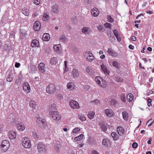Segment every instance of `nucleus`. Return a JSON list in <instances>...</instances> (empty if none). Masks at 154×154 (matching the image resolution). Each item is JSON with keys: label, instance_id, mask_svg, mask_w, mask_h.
Returning a JSON list of instances; mask_svg holds the SVG:
<instances>
[{"label": "nucleus", "instance_id": "nucleus-40", "mask_svg": "<svg viewBox=\"0 0 154 154\" xmlns=\"http://www.w3.org/2000/svg\"><path fill=\"white\" fill-rule=\"evenodd\" d=\"M107 18L108 21L110 23H112L114 22L113 19L110 15H107Z\"/></svg>", "mask_w": 154, "mask_h": 154}, {"label": "nucleus", "instance_id": "nucleus-1", "mask_svg": "<svg viewBox=\"0 0 154 154\" xmlns=\"http://www.w3.org/2000/svg\"><path fill=\"white\" fill-rule=\"evenodd\" d=\"M49 115L52 118L55 120H59L61 118L60 115L56 110H54V111H50Z\"/></svg>", "mask_w": 154, "mask_h": 154}, {"label": "nucleus", "instance_id": "nucleus-30", "mask_svg": "<svg viewBox=\"0 0 154 154\" xmlns=\"http://www.w3.org/2000/svg\"><path fill=\"white\" fill-rule=\"evenodd\" d=\"M133 95L131 94H128L127 96V98L129 102H131L133 99Z\"/></svg>", "mask_w": 154, "mask_h": 154}, {"label": "nucleus", "instance_id": "nucleus-52", "mask_svg": "<svg viewBox=\"0 0 154 154\" xmlns=\"http://www.w3.org/2000/svg\"><path fill=\"white\" fill-rule=\"evenodd\" d=\"M79 119L82 121L86 120V118L84 115H80L79 116Z\"/></svg>", "mask_w": 154, "mask_h": 154}, {"label": "nucleus", "instance_id": "nucleus-64", "mask_svg": "<svg viewBox=\"0 0 154 154\" xmlns=\"http://www.w3.org/2000/svg\"><path fill=\"white\" fill-rule=\"evenodd\" d=\"M131 39L133 41H135L136 40V38L134 36H131Z\"/></svg>", "mask_w": 154, "mask_h": 154}, {"label": "nucleus", "instance_id": "nucleus-42", "mask_svg": "<svg viewBox=\"0 0 154 154\" xmlns=\"http://www.w3.org/2000/svg\"><path fill=\"white\" fill-rule=\"evenodd\" d=\"M115 79L116 81L118 82H121L123 81L122 78L120 76H116L115 77Z\"/></svg>", "mask_w": 154, "mask_h": 154}, {"label": "nucleus", "instance_id": "nucleus-20", "mask_svg": "<svg viewBox=\"0 0 154 154\" xmlns=\"http://www.w3.org/2000/svg\"><path fill=\"white\" fill-rule=\"evenodd\" d=\"M31 45L32 48L38 47L39 46V41L37 39H34L31 42Z\"/></svg>", "mask_w": 154, "mask_h": 154}, {"label": "nucleus", "instance_id": "nucleus-56", "mask_svg": "<svg viewBox=\"0 0 154 154\" xmlns=\"http://www.w3.org/2000/svg\"><path fill=\"white\" fill-rule=\"evenodd\" d=\"M138 144L136 143H134L132 145V146L134 148H136L137 147Z\"/></svg>", "mask_w": 154, "mask_h": 154}, {"label": "nucleus", "instance_id": "nucleus-11", "mask_svg": "<svg viewBox=\"0 0 154 154\" xmlns=\"http://www.w3.org/2000/svg\"><path fill=\"white\" fill-rule=\"evenodd\" d=\"M41 26V23L38 21L35 22L33 24L34 29L36 31H38L40 28Z\"/></svg>", "mask_w": 154, "mask_h": 154}, {"label": "nucleus", "instance_id": "nucleus-19", "mask_svg": "<svg viewBox=\"0 0 154 154\" xmlns=\"http://www.w3.org/2000/svg\"><path fill=\"white\" fill-rule=\"evenodd\" d=\"M16 133L15 131H10L9 133V137L11 139H14L16 137Z\"/></svg>", "mask_w": 154, "mask_h": 154}, {"label": "nucleus", "instance_id": "nucleus-10", "mask_svg": "<svg viewBox=\"0 0 154 154\" xmlns=\"http://www.w3.org/2000/svg\"><path fill=\"white\" fill-rule=\"evenodd\" d=\"M97 83L100 86H103V80L102 78L99 76L96 77L95 79Z\"/></svg>", "mask_w": 154, "mask_h": 154}, {"label": "nucleus", "instance_id": "nucleus-29", "mask_svg": "<svg viewBox=\"0 0 154 154\" xmlns=\"http://www.w3.org/2000/svg\"><path fill=\"white\" fill-rule=\"evenodd\" d=\"M54 50L57 52H60L61 48L59 45H54Z\"/></svg>", "mask_w": 154, "mask_h": 154}, {"label": "nucleus", "instance_id": "nucleus-55", "mask_svg": "<svg viewBox=\"0 0 154 154\" xmlns=\"http://www.w3.org/2000/svg\"><path fill=\"white\" fill-rule=\"evenodd\" d=\"M30 68L34 72L36 70V68L35 67V66H30Z\"/></svg>", "mask_w": 154, "mask_h": 154}, {"label": "nucleus", "instance_id": "nucleus-46", "mask_svg": "<svg viewBox=\"0 0 154 154\" xmlns=\"http://www.w3.org/2000/svg\"><path fill=\"white\" fill-rule=\"evenodd\" d=\"M154 122V120L152 119H149V121L147 122L146 124L148 123L149 122V124L148 125V126L149 127H150L153 124Z\"/></svg>", "mask_w": 154, "mask_h": 154}, {"label": "nucleus", "instance_id": "nucleus-32", "mask_svg": "<svg viewBox=\"0 0 154 154\" xmlns=\"http://www.w3.org/2000/svg\"><path fill=\"white\" fill-rule=\"evenodd\" d=\"M95 113L93 111H90L88 115V117L90 119H92L93 118Z\"/></svg>", "mask_w": 154, "mask_h": 154}, {"label": "nucleus", "instance_id": "nucleus-15", "mask_svg": "<svg viewBox=\"0 0 154 154\" xmlns=\"http://www.w3.org/2000/svg\"><path fill=\"white\" fill-rule=\"evenodd\" d=\"M59 40L64 43H66L68 42V40L67 38L64 35V33H62L60 35L59 37Z\"/></svg>", "mask_w": 154, "mask_h": 154}, {"label": "nucleus", "instance_id": "nucleus-28", "mask_svg": "<svg viewBox=\"0 0 154 154\" xmlns=\"http://www.w3.org/2000/svg\"><path fill=\"white\" fill-rule=\"evenodd\" d=\"M29 106L33 109H35L36 107L35 102L34 101H31L30 102Z\"/></svg>", "mask_w": 154, "mask_h": 154}, {"label": "nucleus", "instance_id": "nucleus-62", "mask_svg": "<svg viewBox=\"0 0 154 154\" xmlns=\"http://www.w3.org/2000/svg\"><path fill=\"white\" fill-rule=\"evenodd\" d=\"M116 101L114 100H112L111 101V104L112 105H114L116 103Z\"/></svg>", "mask_w": 154, "mask_h": 154}, {"label": "nucleus", "instance_id": "nucleus-12", "mask_svg": "<svg viewBox=\"0 0 154 154\" xmlns=\"http://www.w3.org/2000/svg\"><path fill=\"white\" fill-rule=\"evenodd\" d=\"M105 113L108 117H111L114 115V113L112 110L110 109H107L105 111Z\"/></svg>", "mask_w": 154, "mask_h": 154}, {"label": "nucleus", "instance_id": "nucleus-51", "mask_svg": "<svg viewBox=\"0 0 154 154\" xmlns=\"http://www.w3.org/2000/svg\"><path fill=\"white\" fill-rule=\"evenodd\" d=\"M91 103L93 104L98 105L100 103V102L97 100H96L92 101Z\"/></svg>", "mask_w": 154, "mask_h": 154}, {"label": "nucleus", "instance_id": "nucleus-22", "mask_svg": "<svg viewBox=\"0 0 154 154\" xmlns=\"http://www.w3.org/2000/svg\"><path fill=\"white\" fill-rule=\"evenodd\" d=\"M50 111L56 110V107L55 104L53 102H51L49 105Z\"/></svg>", "mask_w": 154, "mask_h": 154}, {"label": "nucleus", "instance_id": "nucleus-60", "mask_svg": "<svg viewBox=\"0 0 154 154\" xmlns=\"http://www.w3.org/2000/svg\"><path fill=\"white\" fill-rule=\"evenodd\" d=\"M113 35V34H111V31H110V32H108L107 33V35H108V38H109L110 37H111L112 35Z\"/></svg>", "mask_w": 154, "mask_h": 154}, {"label": "nucleus", "instance_id": "nucleus-24", "mask_svg": "<svg viewBox=\"0 0 154 154\" xmlns=\"http://www.w3.org/2000/svg\"><path fill=\"white\" fill-rule=\"evenodd\" d=\"M67 88L70 90H72L75 88V85L72 82L68 83L67 85Z\"/></svg>", "mask_w": 154, "mask_h": 154}, {"label": "nucleus", "instance_id": "nucleus-23", "mask_svg": "<svg viewBox=\"0 0 154 154\" xmlns=\"http://www.w3.org/2000/svg\"><path fill=\"white\" fill-rule=\"evenodd\" d=\"M17 128L18 130L20 131H23L25 129L23 124L21 122L17 125Z\"/></svg>", "mask_w": 154, "mask_h": 154}, {"label": "nucleus", "instance_id": "nucleus-34", "mask_svg": "<svg viewBox=\"0 0 154 154\" xmlns=\"http://www.w3.org/2000/svg\"><path fill=\"white\" fill-rule=\"evenodd\" d=\"M111 136L113 139L114 140H117L118 138V135L115 132H112L111 133Z\"/></svg>", "mask_w": 154, "mask_h": 154}, {"label": "nucleus", "instance_id": "nucleus-59", "mask_svg": "<svg viewBox=\"0 0 154 154\" xmlns=\"http://www.w3.org/2000/svg\"><path fill=\"white\" fill-rule=\"evenodd\" d=\"M63 96L60 94H59L57 95V98L59 100H61L63 99Z\"/></svg>", "mask_w": 154, "mask_h": 154}, {"label": "nucleus", "instance_id": "nucleus-54", "mask_svg": "<svg viewBox=\"0 0 154 154\" xmlns=\"http://www.w3.org/2000/svg\"><path fill=\"white\" fill-rule=\"evenodd\" d=\"M15 35V32L14 31H12L11 32L10 36L11 38H13L14 37Z\"/></svg>", "mask_w": 154, "mask_h": 154}, {"label": "nucleus", "instance_id": "nucleus-4", "mask_svg": "<svg viewBox=\"0 0 154 154\" xmlns=\"http://www.w3.org/2000/svg\"><path fill=\"white\" fill-rule=\"evenodd\" d=\"M55 86L52 84L49 85L46 87V90L47 93L52 94L54 93L56 91Z\"/></svg>", "mask_w": 154, "mask_h": 154}, {"label": "nucleus", "instance_id": "nucleus-17", "mask_svg": "<svg viewBox=\"0 0 154 154\" xmlns=\"http://www.w3.org/2000/svg\"><path fill=\"white\" fill-rule=\"evenodd\" d=\"M39 71L42 73H44L45 72V64L42 63H39L38 66Z\"/></svg>", "mask_w": 154, "mask_h": 154}, {"label": "nucleus", "instance_id": "nucleus-21", "mask_svg": "<svg viewBox=\"0 0 154 154\" xmlns=\"http://www.w3.org/2000/svg\"><path fill=\"white\" fill-rule=\"evenodd\" d=\"M107 52L109 55L113 57H117L118 55V54L111 48L108 49Z\"/></svg>", "mask_w": 154, "mask_h": 154}, {"label": "nucleus", "instance_id": "nucleus-38", "mask_svg": "<svg viewBox=\"0 0 154 154\" xmlns=\"http://www.w3.org/2000/svg\"><path fill=\"white\" fill-rule=\"evenodd\" d=\"M86 72L89 74L92 75L93 73V69L89 67H88L86 68Z\"/></svg>", "mask_w": 154, "mask_h": 154}, {"label": "nucleus", "instance_id": "nucleus-47", "mask_svg": "<svg viewBox=\"0 0 154 154\" xmlns=\"http://www.w3.org/2000/svg\"><path fill=\"white\" fill-rule=\"evenodd\" d=\"M78 73V71L75 69H74L72 72V74L74 77L76 76Z\"/></svg>", "mask_w": 154, "mask_h": 154}, {"label": "nucleus", "instance_id": "nucleus-14", "mask_svg": "<svg viewBox=\"0 0 154 154\" xmlns=\"http://www.w3.org/2000/svg\"><path fill=\"white\" fill-rule=\"evenodd\" d=\"M101 69L103 72L105 74H106L109 75L110 72V71L107 69V67L103 64L101 65Z\"/></svg>", "mask_w": 154, "mask_h": 154}, {"label": "nucleus", "instance_id": "nucleus-13", "mask_svg": "<svg viewBox=\"0 0 154 154\" xmlns=\"http://www.w3.org/2000/svg\"><path fill=\"white\" fill-rule=\"evenodd\" d=\"M82 32L85 34H89L91 32V29L87 27H84L82 29Z\"/></svg>", "mask_w": 154, "mask_h": 154}, {"label": "nucleus", "instance_id": "nucleus-9", "mask_svg": "<svg viewBox=\"0 0 154 154\" xmlns=\"http://www.w3.org/2000/svg\"><path fill=\"white\" fill-rule=\"evenodd\" d=\"M27 31L25 29H21L20 30V38L21 40L24 39L27 34Z\"/></svg>", "mask_w": 154, "mask_h": 154}, {"label": "nucleus", "instance_id": "nucleus-16", "mask_svg": "<svg viewBox=\"0 0 154 154\" xmlns=\"http://www.w3.org/2000/svg\"><path fill=\"white\" fill-rule=\"evenodd\" d=\"M51 12L52 13H57L59 9L58 5L56 4L52 6L51 7Z\"/></svg>", "mask_w": 154, "mask_h": 154}, {"label": "nucleus", "instance_id": "nucleus-5", "mask_svg": "<svg viewBox=\"0 0 154 154\" xmlns=\"http://www.w3.org/2000/svg\"><path fill=\"white\" fill-rule=\"evenodd\" d=\"M85 57L88 62H91L94 59V57L90 51H87L85 53Z\"/></svg>", "mask_w": 154, "mask_h": 154}, {"label": "nucleus", "instance_id": "nucleus-61", "mask_svg": "<svg viewBox=\"0 0 154 154\" xmlns=\"http://www.w3.org/2000/svg\"><path fill=\"white\" fill-rule=\"evenodd\" d=\"M20 65V64L18 63H16L15 65V66L16 68L19 67Z\"/></svg>", "mask_w": 154, "mask_h": 154}, {"label": "nucleus", "instance_id": "nucleus-18", "mask_svg": "<svg viewBox=\"0 0 154 154\" xmlns=\"http://www.w3.org/2000/svg\"><path fill=\"white\" fill-rule=\"evenodd\" d=\"M91 13L93 16L94 17H97L98 15L99 12L97 8H94L92 9Z\"/></svg>", "mask_w": 154, "mask_h": 154}, {"label": "nucleus", "instance_id": "nucleus-3", "mask_svg": "<svg viewBox=\"0 0 154 154\" xmlns=\"http://www.w3.org/2000/svg\"><path fill=\"white\" fill-rule=\"evenodd\" d=\"M22 144L26 148H29L31 146L30 141L28 138L26 137L22 139Z\"/></svg>", "mask_w": 154, "mask_h": 154}, {"label": "nucleus", "instance_id": "nucleus-31", "mask_svg": "<svg viewBox=\"0 0 154 154\" xmlns=\"http://www.w3.org/2000/svg\"><path fill=\"white\" fill-rule=\"evenodd\" d=\"M22 13L26 16H28L29 15V10L27 9L23 8L22 10Z\"/></svg>", "mask_w": 154, "mask_h": 154}, {"label": "nucleus", "instance_id": "nucleus-63", "mask_svg": "<svg viewBox=\"0 0 154 154\" xmlns=\"http://www.w3.org/2000/svg\"><path fill=\"white\" fill-rule=\"evenodd\" d=\"M128 47L129 49L131 50H133L134 48V46H132L131 45H130Z\"/></svg>", "mask_w": 154, "mask_h": 154}, {"label": "nucleus", "instance_id": "nucleus-44", "mask_svg": "<svg viewBox=\"0 0 154 154\" xmlns=\"http://www.w3.org/2000/svg\"><path fill=\"white\" fill-rule=\"evenodd\" d=\"M49 16L46 14H45L43 15L42 20L44 21H46L48 20Z\"/></svg>", "mask_w": 154, "mask_h": 154}, {"label": "nucleus", "instance_id": "nucleus-26", "mask_svg": "<svg viewBox=\"0 0 154 154\" xmlns=\"http://www.w3.org/2000/svg\"><path fill=\"white\" fill-rule=\"evenodd\" d=\"M50 38V35L48 33H45L43 35V40L45 41H47Z\"/></svg>", "mask_w": 154, "mask_h": 154}, {"label": "nucleus", "instance_id": "nucleus-33", "mask_svg": "<svg viewBox=\"0 0 154 154\" xmlns=\"http://www.w3.org/2000/svg\"><path fill=\"white\" fill-rule=\"evenodd\" d=\"M117 132L118 134L121 135L122 134V131H124V129L122 127H119L117 128Z\"/></svg>", "mask_w": 154, "mask_h": 154}, {"label": "nucleus", "instance_id": "nucleus-57", "mask_svg": "<svg viewBox=\"0 0 154 154\" xmlns=\"http://www.w3.org/2000/svg\"><path fill=\"white\" fill-rule=\"evenodd\" d=\"M40 2V0H34V3L36 5H38Z\"/></svg>", "mask_w": 154, "mask_h": 154}, {"label": "nucleus", "instance_id": "nucleus-7", "mask_svg": "<svg viewBox=\"0 0 154 154\" xmlns=\"http://www.w3.org/2000/svg\"><path fill=\"white\" fill-rule=\"evenodd\" d=\"M23 91L26 93L30 92V88L29 84L28 82L24 83L23 84Z\"/></svg>", "mask_w": 154, "mask_h": 154}, {"label": "nucleus", "instance_id": "nucleus-53", "mask_svg": "<svg viewBox=\"0 0 154 154\" xmlns=\"http://www.w3.org/2000/svg\"><path fill=\"white\" fill-rule=\"evenodd\" d=\"M80 131V129L79 128H75L73 131V133H76L77 132H79Z\"/></svg>", "mask_w": 154, "mask_h": 154}, {"label": "nucleus", "instance_id": "nucleus-49", "mask_svg": "<svg viewBox=\"0 0 154 154\" xmlns=\"http://www.w3.org/2000/svg\"><path fill=\"white\" fill-rule=\"evenodd\" d=\"M112 25L108 23H105L104 26L106 28L109 29H111V27Z\"/></svg>", "mask_w": 154, "mask_h": 154}, {"label": "nucleus", "instance_id": "nucleus-45", "mask_svg": "<svg viewBox=\"0 0 154 154\" xmlns=\"http://www.w3.org/2000/svg\"><path fill=\"white\" fill-rule=\"evenodd\" d=\"M101 129L103 131L105 132L107 130L106 127L105 125L104 124H102L101 127Z\"/></svg>", "mask_w": 154, "mask_h": 154}, {"label": "nucleus", "instance_id": "nucleus-35", "mask_svg": "<svg viewBox=\"0 0 154 154\" xmlns=\"http://www.w3.org/2000/svg\"><path fill=\"white\" fill-rule=\"evenodd\" d=\"M122 116L123 118L125 120H127L128 117V114L127 112L126 111H124L122 112Z\"/></svg>", "mask_w": 154, "mask_h": 154}, {"label": "nucleus", "instance_id": "nucleus-41", "mask_svg": "<svg viewBox=\"0 0 154 154\" xmlns=\"http://www.w3.org/2000/svg\"><path fill=\"white\" fill-rule=\"evenodd\" d=\"M32 135L33 137H34V139H37L39 138L38 135L36 132L33 131L32 132Z\"/></svg>", "mask_w": 154, "mask_h": 154}, {"label": "nucleus", "instance_id": "nucleus-39", "mask_svg": "<svg viewBox=\"0 0 154 154\" xmlns=\"http://www.w3.org/2000/svg\"><path fill=\"white\" fill-rule=\"evenodd\" d=\"M112 65L114 66L117 68H119V63L116 61H114L112 62Z\"/></svg>", "mask_w": 154, "mask_h": 154}, {"label": "nucleus", "instance_id": "nucleus-36", "mask_svg": "<svg viewBox=\"0 0 154 154\" xmlns=\"http://www.w3.org/2000/svg\"><path fill=\"white\" fill-rule=\"evenodd\" d=\"M57 58L56 57H53L51 59L50 63L53 64H56L57 62Z\"/></svg>", "mask_w": 154, "mask_h": 154}, {"label": "nucleus", "instance_id": "nucleus-37", "mask_svg": "<svg viewBox=\"0 0 154 154\" xmlns=\"http://www.w3.org/2000/svg\"><path fill=\"white\" fill-rule=\"evenodd\" d=\"M83 134H80L79 136L75 137V140L77 141L79 140H81L83 139Z\"/></svg>", "mask_w": 154, "mask_h": 154}, {"label": "nucleus", "instance_id": "nucleus-58", "mask_svg": "<svg viewBox=\"0 0 154 154\" xmlns=\"http://www.w3.org/2000/svg\"><path fill=\"white\" fill-rule=\"evenodd\" d=\"M115 36L119 42H120L121 41V38L119 36L118 34L116 35Z\"/></svg>", "mask_w": 154, "mask_h": 154}, {"label": "nucleus", "instance_id": "nucleus-48", "mask_svg": "<svg viewBox=\"0 0 154 154\" xmlns=\"http://www.w3.org/2000/svg\"><path fill=\"white\" fill-rule=\"evenodd\" d=\"M112 42H114L116 41V38L113 35H112L111 37L109 38Z\"/></svg>", "mask_w": 154, "mask_h": 154}, {"label": "nucleus", "instance_id": "nucleus-2", "mask_svg": "<svg viewBox=\"0 0 154 154\" xmlns=\"http://www.w3.org/2000/svg\"><path fill=\"white\" fill-rule=\"evenodd\" d=\"M37 149L40 153L45 152L46 150V145L42 142H39L37 144Z\"/></svg>", "mask_w": 154, "mask_h": 154}, {"label": "nucleus", "instance_id": "nucleus-25", "mask_svg": "<svg viewBox=\"0 0 154 154\" xmlns=\"http://www.w3.org/2000/svg\"><path fill=\"white\" fill-rule=\"evenodd\" d=\"M13 75L12 73L10 72L7 75V81L11 82L13 80Z\"/></svg>", "mask_w": 154, "mask_h": 154}, {"label": "nucleus", "instance_id": "nucleus-27", "mask_svg": "<svg viewBox=\"0 0 154 154\" xmlns=\"http://www.w3.org/2000/svg\"><path fill=\"white\" fill-rule=\"evenodd\" d=\"M37 122L38 124L39 125L44 124L45 122L44 120L42 119L41 117H39L37 119Z\"/></svg>", "mask_w": 154, "mask_h": 154}, {"label": "nucleus", "instance_id": "nucleus-50", "mask_svg": "<svg viewBox=\"0 0 154 154\" xmlns=\"http://www.w3.org/2000/svg\"><path fill=\"white\" fill-rule=\"evenodd\" d=\"M121 98L123 101L125 102L126 101L125 95V94H121Z\"/></svg>", "mask_w": 154, "mask_h": 154}, {"label": "nucleus", "instance_id": "nucleus-6", "mask_svg": "<svg viewBox=\"0 0 154 154\" xmlns=\"http://www.w3.org/2000/svg\"><path fill=\"white\" fill-rule=\"evenodd\" d=\"M9 142L7 140H3L1 144V148L3 149L4 152L6 151L9 146Z\"/></svg>", "mask_w": 154, "mask_h": 154}, {"label": "nucleus", "instance_id": "nucleus-43", "mask_svg": "<svg viewBox=\"0 0 154 154\" xmlns=\"http://www.w3.org/2000/svg\"><path fill=\"white\" fill-rule=\"evenodd\" d=\"M102 144L106 146H108V142L106 139H103L102 141Z\"/></svg>", "mask_w": 154, "mask_h": 154}, {"label": "nucleus", "instance_id": "nucleus-8", "mask_svg": "<svg viewBox=\"0 0 154 154\" xmlns=\"http://www.w3.org/2000/svg\"><path fill=\"white\" fill-rule=\"evenodd\" d=\"M69 105L73 109L77 108L79 107V105L78 103L75 100H72L69 102Z\"/></svg>", "mask_w": 154, "mask_h": 154}]
</instances>
